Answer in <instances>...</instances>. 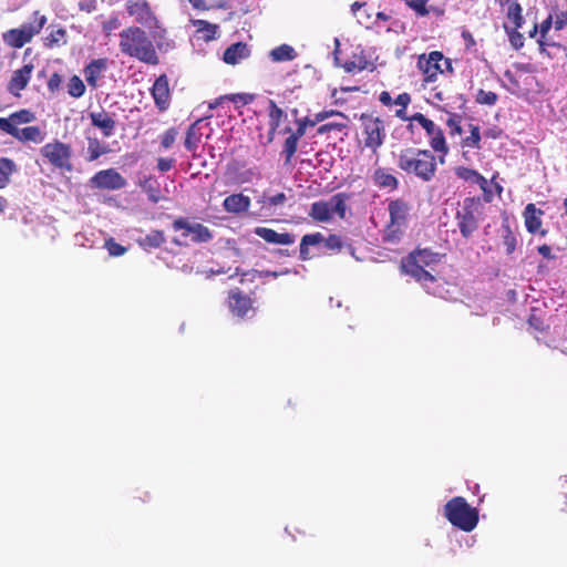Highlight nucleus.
Here are the masks:
<instances>
[{
    "label": "nucleus",
    "mask_w": 567,
    "mask_h": 567,
    "mask_svg": "<svg viewBox=\"0 0 567 567\" xmlns=\"http://www.w3.org/2000/svg\"><path fill=\"white\" fill-rule=\"evenodd\" d=\"M440 262V255L429 249H419L402 261V271L420 282L424 289L434 296H442L433 274Z\"/></svg>",
    "instance_id": "f257e3e1"
},
{
    "label": "nucleus",
    "mask_w": 567,
    "mask_h": 567,
    "mask_svg": "<svg viewBox=\"0 0 567 567\" xmlns=\"http://www.w3.org/2000/svg\"><path fill=\"white\" fill-rule=\"evenodd\" d=\"M120 49L124 54L142 62L148 64H156L158 62L152 41L137 27H130L120 33Z\"/></svg>",
    "instance_id": "f03ea898"
},
{
    "label": "nucleus",
    "mask_w": 567,
    "mask_h": 567,
    "mask_svg": "<svg viewBox=\"0 0 567 567\" xmlns=\"http://www.w3.org/2000/svg\"><path fill=\"white\" fill-rule=\"evenodd\" d=\"M396 165L403 172L413 174L423 182H430L436 172V161L430 151L405 148L398 155Z\"/></svg>",
    "instance_id": "7ed1b4c3"
},
{
    "label": "nucleus",
    "mask_w": 567,
    "mask_h": 567,
    "mask_svg": "<svg viewBox=\"0 0 567 567\" xmlns=\"http://www.w3.org/2000/svg\"><path fill=\"white\" fill-rule=\"evenodd\" d=\"M444 517L463 532H472L478 524V511L461 496L453 497L444 505Z\"/></svg>",
    "instance_id": "20e7f679"
},
{
    "label": "nucleus",
    "mask_w": 567,
    "mask_h": 567,
    "mask_svg": "<svg viewBox=\"0 0 567 567\" xmlns=\"http://www.w3.org/2000/svg\"><path fill=\"white\" fill-rule=\"evenodd\" d=\"M390 220L383 231V240L396 243L403 236L410 213L409 205L402 199L391 200L388 205Z\"/></svg>",
    "instance_id": "39448f33"
},
{
    "label": "nucleus",
    "mask_w": 567,
    "mask_h": 567,
    "mask_svg": "<svg viewBox=\"0 0 567 567\" xmlns=\"http://www.w3.org/2000/svg\"><path fill=\"white\" fill-rule=\"evenodd\" d=\"M346 199V195L339 193L331 196L328 200L316 202L311 205L309 216L321 223H328L336 216L344 218L347 210Z\"/></svg>",
    "instance_id": "423d86ee"
},
{
    "label": "nucleus",
    "mask_w": 567,
    "mask_h": 567,
    "mask_svg": "<svg viewBox=\"0 0 567 567\" xmlns=\"http://www.w3.org/2000/svg\"><path fill=\"white\" fill-rule=\"evenodd\" d=\"M481 202L474 197H467L463 200L456 212V221L460 231L464 238H470L478 228V218L481 215Z\"/></svg>",
    "instance_id": "0eeeda50"
},
{
    "label": "nucleus",
    "mask_w": 567,
    "mask_h": 567,
    "mask_svg": "<svg viewBox=\"0 0 567 567\" xmlns=\"http://www.w3.org/2000/svg\"><path fill=\"white\" fill-rule=\"evenodd\" d=\"M34 19L32 22L21 25L19 29H11L4 33V41L12 48H22L25 43L38 34L47 23V18L35 11L33 14Z\"/></svg>",
    "instance_id": "6e6552de"
},
{
    "label": "nucleus",
    "mask_w": 567,
    "mask_h": 567,
    "mask_svg": "<svg viewBox=\"0 0 567 567\" xmlns=\"http://www.w3.org/2000/svg\"><path fill=\"white\" fill-rule=\"evenodd\" d=\"M417 68L422 72L425 82H435L440 74L452 71L451 61L439 51L421 54L417 59Z\"/></svg>",
    "instance_id": "1a4fd4ad"
},
{
    "label": "nucleus",
    "mask_w": 567,
    "mask_h": 567,
    "mask_svg": "<svg viewBox=\"0 0 567 567\" xmlns=\"http://www.w3.org/2000/svg\"><path fill=\"white\" fill-rule=\"evenodd\" d=\"M41 156L53 167L71 172L73 166L71 163V146L58 140L47 143L40 150Z\"/></svg>",
    "instance_id": "9d476101"
},
{
    "label": "nucleus",
    "mask_w": 567,
    "mask_h": 567,
    "mask_svg": "<svg viewBox=\"0 0 567 567\" xmlns=\"http://www.w3.org/2000/svg\"><path fill=\"white\" fill-rule=\"evenodd\" d=\"M126 9L128 14L133 17L136 22L152 30L154 35H159L157 31V29L161 28L159 22L145 0L128 1Z\"/></svg>",
    "instance_id": "9b49d317"
},
{
    "label": "nucleus",
    "mask_w": 567,
    "mask_h": 567,
    "mask_svg": "<svg viewBox=\"0 0 567 567\" xmlns=\"http://www.w3.org/2000/svg\"><path fill=\"white\" fill-rule=\"evenodd\" d=\"M365 146L372 151H377L384 142L385 130L383 122L379 118H364Z\"/></svg>",
    "instance_id": "f8f14e48"
},
{
    "label": "nucleus",
    "mask_w": 567,
    "mask_h": 567,
    "mask_svg": "<svg viewBox=\"0 0 567 567\" xmlns=\"http://www.w3.org/2000/svg\"><path fill=\"white\" fill-rule=\"evenodd\" d=\"M91 183L94 187L102 189H121L126 186V179L114 168L97 172Z\"/></svg>",
    "instance_id": "ddd939ff"
},
{
    "label": "nucleus",
    "mask_w": 567,
    "mask_h": 567,
    "mask_svg": "<svg viewBox=\"0 0 567 567\" xmlns=\"http://www.w3.org/2000/svg\"><path fill=\"white\" fill-rule=\"evenodd\" d=\"M252 303V299L239 289L236 288L229 291L228 308L234 316L245 318L248 317L249 312L254 313Z\"/></svg>",
    "instance_id": "4468645a"
},
{
    "label": "nucleus",
    "mask_w": 567,
    "mask_h": 567,
    "mask_svg": "<svg viewBox=\"0 0 567 567\" xmlns=\"http://www.w3.org/2000/svg\"><path fill=\"white\" fill-rule=\"evenodd\" d=\"M175 230H184L185 237L190 236L194 241L205 243L212 238L209 229L202 224H189L183 219L175 220L173 224Z\"/></svg>",
    "instance_id": "2eb2a0df"
},
{
    "label": "nucleus",
    "mask_w": 567,
    "mask_h": 567,
    "mask_svg": "<svg viewBox=\"0 0 567 567\" xmlns=\"http://www.w3.org/2000/svg\"><path fill=\"white\" fill-rule=\"evenodd\" d=\"M544 215V212L535 206V204H527L523 216L525 221V227L528 233L530 234H540L542 236H545L547 231L545 229H542V217Z\"/></svg>",
    "instance_id": "dca6fc26"
},
{
    "label": "nucleus",
    "mask_w": 567,
    "mask_h": 567,
    "mask_svg": "<svg viewBox=\"0 0 567 567\" xmlns=\"http://www.w3.org/2000/svg\"><path fill=\"white\" fill-rule=\"evenodd\" d=\"M34 118V114L29 110H20L9 117H0V131L11 134L13 130H19V125L31 123Z\"/></svg>",
    "instance_id": "f3484780"
},
{
    "label": "nucleus",
    "mask_w": 567,
    "mask_h": 567,
    "mask_svg": "<svg viewBox=\"0 0 567 567\" xmlns=\"http://www.w3.org/2000/svg\"><path fill=\"white\" fill-rule=\"evenodd\" d=\"M152 95L159 110H166L169 103V87L166 75L156 79L152 87Z\"/></svg>",
    "instance_id": "a211bd4d"
},
{
    "label": "nucleus",
    "mask_w": 567,
    "mask_h": 567,
    "mask_svg": "<svg viewBox=\"0 0 567 567\" xmlns=\"http://www.w3.org/2000/svg\"><path fill=\"white\" fill-rule=\"evenodd\" d=\"M255 234L269 244L287 246L295 243L293 235L289 233H277L276 230L267 227H257L255 229Z\"/></svg>",
    "instance_id": "6ab92c4d"
},
{
    "label": "nucleus",
    "mask_w": 567,
    "mask_h": 567,
    "mask_svg": "<svg viewBox=\"0 0 567 567\" xmlns=\"http://www.w3.org/2000/svg\"><path fill=\"white\" fill-rule=\"evenodd\" d=\"M32 71V64H25L21 69L16 70L9 83V91L14 95H19V92L24 90L28 85Z\"/></svg>",
    "instance_id": "aec40b11"
},
{
    "label": "nucleus",
    "mask_w": 567,
    "mask_h": 567,
    "mask_svg": "<svg viewBox=\"0 0 567 567\" xmlns=\"http://www.w3.org/2000/svg\"><path fill=\"white\" fill-rule=\"evenodd\" d=\"M107 68L105 59H96L89 63L84 69L85 81L92 89L99 87V81L102 79L104 71Z\"/></svg>",
    "instance_id": "412c9836"
},
{
    "label": "nucleus",
    "mask_w": 567,
    "mask_h": 567,
    "mask_svg": "<svg viewBox=\"0 0 567 567\" xmlns=\"http://www.w3.org/2000/svg\"><path fill=\"white\" fill-rule=\"evenodd\" d=\"M249 54L250 50L248 45L243 42H237L225 50L223 60L225 63L234 65L247 59Z\"/></svg>",
    "instance_id": "4be33fe9"
},
{
    "label": "nucleus",
    "mask_w": 567,
    "mask_h": 567,
    "mask_svg": "<svg viewBox=\"0 0 567 567\" xmlns=\"http://www.w3.org/2000/svg\"><path fill=\"white\" fill-rule=\"evenodd\" d=\"M224 209L231 214L245 213L249 209L250 198L243 194H233L224 199Z\"/></svg>",
    "instance_id": "5701e85b"
},
{
    "label": "nucleus",
    "mask_w": 567,
    "mask_h": 567,
    "mask_svg": "<svg viewBox=\"0 0 567 567\" xmlns=\"http://www.w3.org/2000/svg\"><path fill=\"white\" fill-rule=\"evenodd\" d=\"M20 142H33L35 144L42 143L45 138V133L38 126H27L19 130H13L10 134Z\"/></svg>",
    "instance_id": "b1692460"
},
{
    "label": "nucleus",
    "mask_w": 567,
    "mask_h": 567,
    "mask_svg": "<svg viewBox=\"0 0 567 567\" xmlns=\"http://www.w3.org/2000/svg\"><path fill=\"white\" fill-rule=\"evenodd\" d=\"M90 120L94 126L100 128L105 137L113 135L115 130V121L106 112H92Z\"/></svg>",
    "instance_id": "393cba45"
},
{
    "label": "nucleus",
    "mask_w": 567,
    "mask_h": 567,
    "mask_svg": "<svg viewBox=\"0 0 567 567\" xmlns=\"http://www.w3.org/2000/svg\"><path fill=\"white\" fill-rule=\"evenodd\" d=\"M455 174L458 178L470 184L477 185L483 192L487 190L488 182L478 172L467 167L460 166L455 168Z\"/></svg>",
    "instance_id": "a878e982"
},
{
    "label": "nucleus",
    "mask_w": 567,
    "mask_h": 567,
    "mask_svg": "<svg viewBox=\"0 0 567 567\" xmlns=\"http://www.w3.org/2000/svg\"><path fill=\"white\" fill-rule=\"evenodd\" d=\"M373 183L383 189L394 190L398 188L396 177L385 168H377L372 175Z\"/></svg>",
    "instance_id": "bb28decb"
},
{
    "label": "nucleus",
    "mask_w": 567,
    "mask_h": 567,
    "mask_svg": "<svg viewBox=\"0 0 567 567\" xmlns=\"http://www.w3.org/2000/svg\"><path fill=\"white\" fill-rule=\"evenodd\" d=\"M351 11L360 24L370 28L374 23V10L367 3L355 1L351 6Z\"/></svg>",
    "instance_id": "cd10ccee"
},
{
    "label": "nucleus",
    "mask_w": 567,
    "mask_h": 567,
    "mask_svg": "<svg viewBox=\"0 0 567 567\" xmlns=\"http://www.w3.org/2000/svg\"><path fill=\"white\" fill-rule=\"evenodd\" d=\"M135 241L144 250L155 249L165 243V235L162 230L153 229L144 237L136 238Z\"/></svg>",
    "instance_id": "c85d7f7f"
},
{
    "label": "nucleus",
    "mask_w": 567,
    "mask_h": 567,
    "mask_svg": "<svg viewBox=\"0 0 567 567\" xmlns=\"http://www.w3.org/2000/svg\"><path fill=\"white\" fill-rule=\"evenodd\" d=\"M140 187L146 193L150 202L157 204L163 197L159 192V183L153 176H144L138 181Z\"/></svg>",
    "instance_id": "c756f323"
},
{
    "label": "nucleus",
    "mask_w": 567,
    "mask_h": 567,
    "mask_svg": "<svg viewBox=\"0 0 567 567\" xmlns=\"http://www.w3.org/2000/svg\"><path fill=\"white\" fill-rule=\"evenodd\" d=\"M269 59L272 62H288L297 58V52L289 44H281L269 51Z\"/></svg>",
    "instance_id": "7c9ffc66"
},
{
    "label": "nucleus",
    "mask_w": 567,
    "mask_h": 567,
    "mask_svg": "<svg viewBox=\"0 0 567 567\" xmlns=\"http://www.w3.org/2000/svg\"><path fill=\"white\" fill-rule=\"evenodd\" d=\"M430 145L431 147L442 155L440 156V163H444V156L449 152V147L445 142L444 134L440 127H437L433 133H430Z\"/></svg>",
    "instance_id": "2f4dec72"
},
{
    "label": "nucleus",
    "mask_w": 567,
    "mask_h": 567,
    "mask_svg": "<svg viewBox=\"0 0 567 567\" xmlns=\"http://www.w3.org/2000/svg\"><path fill=\"white\" fill-rule=\"evenodd\" d=\"M193 23L196 27V32L200 35L203 40L210 41L216 38L218 25L209 23L204 20H196Z\"/></svg>",
    "instance_id": "473e14b6"
},
{
    "label": "nucleus",
    "mask_w": 567,
    "mask_h": 567,
    "mask_svg": "<svg viewBox=\"0 0 567 567\" xmlns=\"http://www.w3.org/2000/svg\"><path fill=\"white\" fill-rule=\"evenodd\" d=\"M109 153V147L97 138H87V161H96L101 155Z\"/></svg>",
    "instance_id": "72a5a7b5"
},
{
    "label": "nucleus",
    "mask_w": 567,
    "mask_h": 567,
    "mask_svg": "<svg viewBox=\"0 0 567 567\" xmlns=\"http://www.w3.org/2000/svg\"><path fill=\"white\" fill-rule=\"evenodd\" d=\"M200 123H202V121H197L187 131L186 138H185V147L190 152H194L200 142V137H202V133L199 132Z\"/></svg>",
    "instance_id": "f704fd0d"
},
{
    "label": "nucleus",
    "mask_w": 567,
    "mask_h": 567,
    "mask_svg": "<svg viewBox=\"0 0 567 567\" xmlns=\"http://www.w3.org/2000/svg\"><path fill=\"white\" fill-rule=\"evenodd\" d=\"M371 66V63L361 54H354L351 60L347 61L343 65L346 72L357 73L367 70Z\"/></svg>",
    "instance_id": "c9c22d12"
},
{
    "label": "nucleus",
    "mask_w": 567,
    "mask_h": 567,
    "mask_svg": "<svg viewBox=\"0 0 567 567\" xmlns=\"http://www.w3.org/2000/svg\"><path fill=\"white\" fill-rule=\"evenodd\" d=\"M16 171V164L7 157L0 158V189L4 188L9 182L11 174Z\"/></svg>",
    "instance_id": "e433bc0d"
},
{
    "label": "nucleus",
    "mask_w": 567,
    "mask_h": 567,
    "mask_svg": "<svg viewBox=\"0 0 567 567\" xmlns=\"http://www.w3.org/2000/svg\"><path fill=\"white\" fill-rule=\"evenodd\" d=\"M84 82L78 75H73L68 83V93L72 97L79 99L84 94Z\"/></svg>",
    "instance_id": "4c0bfd02"
},
{
    "label": "nucleus",
    "mask_w": 567,
    "mask_h": 567,
    "mask_svg": "<svg viewBox=\"0 0 567 567\" xmlns=\"http://www.w3.org/2000/svg\"><path fill=\"white\" fill-rule=\"evenodd\" d=\"M498 96L496 93L485 90H478L475 95V101L482 105L493 106L496 104Z\"/></svg>",
    "instance_id": "58836bf2"
},
{
    "label": "nucleus",
    "mask_w": 567,
    "mask_h": 567,
    "mask_svg": "<svg viewBox=\"0 0 567 567\" xmlns=\"http://www.w3.org/2000/svg\"><path fill=\"white\" fill-rule=\"evenodd\" d=\"M285 116L284 111L278 107L274 102H270L269 106V124L272 131H275L280 122L281 118Z\"/></svg>",
    "instance_id": "ea45409f"
},
{
    "label": "nucleus",
    "mask_w": 567,
    "mask_h": 567,
    "mask_svg": "<svg viewBox=\"0 0 567 567\" xmlns=\"http://www.w3.org/2000/svg\"><path fill=\"white\" fill-rule=\"evenodd\" d=\"M411 121L416 122L419 125H421L425 130L427 136L430 135V133H433V131H435L439 127L433 121L425 117L422 113H415L411 117Z\"/></svg>",
    "instance_id": "a19ab883"
},
{
    "label": "nucleus",
    "mask_w": 567,
    "mask_h": 567,
    "mask_svg": "<svg viewBox=\"0 0 567 567\" xmlns=\"http://www.w3.org/2000/svg\"><path fill=\"white\" fill-rule=\"evenodd\" d=\"M104 247L112 257L123 256L127 251L124 246L117 244L113 238H107L104 243Z\"/></svg>",
    "instance_id": "79ce46f5"
},
{
    "label": "nucleus",
    "mask_w": 567,
    "mask_h": 567,
    "mask_svg": "<svg viewBox=\"0 0 567 567\" xmlns=\"http://www.w3.org/2000/svg\"><path fill=\"white\" fill-rule=\"evenodd\" d=\"M516 244H517V240H516L515 235L509 229V227H506L504 235H503V245L508 255L514 252V250L516 248Z\"/></svg>",
    "instance_id": "37998d69"
},
{
    "label": "nucleus",
    "mask_w": 567,
    "mask_h": 567,
    "mask_svg": "<svg viewBox=\"0 0 567 567\" xmlns=\"http://www.w3.org/2000/svg\"><path fill=\"white\" fill-rule=\"evenodd\" d=\"M297 137L290 135L286 138L284 144V154L286 155V162L289 163L291 157L295 155L298 146Z\"/></svg>",
    "instance_id": "c03bdc74"
},
{
    "label": "nucleus",
    "mask_w": 567,
    "mask_h": 567,
    "mask_svg": "<svg viewBox=\"0 0 567 567\" xmlns=\"http://www.w3.org/2000/svg\"><path fill=\"white\" fill-rule=\"evenodd\" d=\"M406 3L421 17H425L429 13L426 9V0H408Z\"/></svg>",
    "instance_id": "a18cd8bd"
},
{
    "label": "nucleus",
    "mask_w": 567,
    "mask_h": 567,
    "mask_svg": "<svg viewBox=\"0 0 567 567\" xmlns=\"http://www.w3.org/2000/svg\"><path fill=\"white\" fill-rule=\"evenodd\" d=\"M481 141V134L478 126L471 125V135L464 140L466 146L478 147Z\"/></svg>",
    "instance_id": "49530a36"
},
{
    "label": "nucleus",
    "mask_w": 567,
    "mask_h": 567,
    "mask_svg": "<svg viewBox=\"0 0 567 567\" xmlns=\"http://www.w3.org/2000/svg\"><path fill=\"white\" fill-rule=\"evenodd\" d=\"M305 245L310 246H322L324 236L320 233L305 235L301 239Z\"/></svg>",
    "instance_id": "de8ad7c7"
},
{
    "label": "nucleus",
    "mask_w": 567,
    "mask_h": 567,
    "mask_svg": "<svg viewBox=\"0 0 567 567\" xmlns=\"http://www.w3.org/2000/svg\"><path fill=\"white\" fill-rule=\"evenodd\" d=\"M342 246L341 239L337 235H331L328 238L324 237L322 247L329 250H338Z\"/></svg>",
    "instance_id": "09e8293b"
},
{
    "label": "nucleus",
    "mask_w": 567,
    "mask_h": 567,
    "mask_svg": "<svg viewBox=\"0 0 567 567\" xmlns=\"http://www.w3.org/2000/svg\"><path fill=\"white\" fill-rule=\"evenodd\" d=\"M289 274H291V270L287 269V268L284 270H280V271L261 270V271H256L254 275V278H259V279L268 278V277L278 278L280 276H285V275H289Z\"/></svg>",
    "instance_id": "8fccbe9b"
},
{
    "label": "nucleus",
    "mask_w": 567,
    "mask_h": 567,
    "mask_svg": "<svg viewBox=\"0 0 567 567\" xmlns=\"http://www.w3.org/2000/svg\"><path fill=\"white\" fill-rule=\"evenodd\" d=\"M177 132L174 128L166 131L161 140L162 146L164 148H169L174 144Z\"/></svg>",
    "instance_id": "3c124183"
},
{
    "label": "nucleus",
    "mask_w": 567,
    "mask_h": 567,
    "mask_svg": "<svg viewBox=\"0 0 567 567\" xmlns=\"http://www.w3.org/2000/svg\"><path fill=\"white\" fill-rule=\"evenodd\" d=\"M286 202V195L284 193H278L274 196H269L266 198L265 203L269 206H279Z\"/></svg>",
    "instance_id": "603ef678"
},
{
    "label": "nucleus",
    "mask_w": 567,
    "mask_h": 567,
    "mask_svg": "<svg viewBox=\"0 0 567 567\" xmlns=\"http://www.w3.org/2000/svg\"><path fill=\"white\" fill-rule=\"evenodd\" d=\"M553 23L556 30H561L565 25H567V10L556 14Z\"/></svg>",
    "instance_id": "864d4df0"
},
{
    "label": "nucleus",
    "mask_w": 567,
    "mask_h": 567,
    "mask_svg": "<svg viewBox=\"0 0 567 567\" xmlns=\"http://www.w3.org/2000/svg\"><path fill=\"white\" fill-rule=\"evenodd\" d=\"M509 42L513 48L519 49L524 45V38L520 33L514 31L509 34Z\"/></svg>",
    "instance_id": "5fc2aeb1"
},
{
    "label": "nucleus",
    "mask_w": 567,
    "mask_h": 567,
    "mask_svg": "<svg viewBox=\"0 0 567 567\" xmlns=\"http://www.w3.org/2000/svg\"><path fill=\"white\" fill-rule=\"evenodd\" d=\"M79 8L87 13L96 9V0H80Z\"/></svg>",
    "instance_id": "6e6d98bb"
},
{
    "label": "nucleus",
    "mask_w": 567,
    "mask_h": 567,
    "mask_svg": "<svg viewBox=\"0 0 567 567\" xmlns=\"http://www.w3.org/2000/svg\"><path fill=\"white\" fill-rule=\"evenodd\" d=\"M64 33L63 29H58L56 31L51 32L47 40L50 44H58L64 37Z\"/></svg>",
    "instance_id": "4d7b16f0"
},
{
    "label": "nucleus",
    "mask_w": 567,
    "mask_h": 567,
    "mask_svg": "<svg viewBox=\"0 0 567 567\" xmlns=\"http://www.w3.org/2000/svg\"><path fill=\"white\" fill-rule=\"evenodd\" d=\"M174 165V159L172 158H158L157 161V168L161 172H167L169 171Z\"/></svg>",
    "instance_id": "13d9d810"
},
{
    "label": "nucleus",
    "mask_w": 567,
    "mask_h": 567,
    "mask_svg": "<svg viewBox=\"0 0 567 567\" xmlns=\"http://www.w3.org/2000/svg\"><path fill=\"white\" fill-rule=\"evenodd\" d=\"M410 102H411V97L408 93H401L394 100V104L400 105L403 109H406L408 105L410 104Z\"/></svg>",
    "instance_id": "bf43d9fd"
},
{
    "label": "nucleus",
    "mask_w": 567,
    "mask_h": 567,
    "mask_svg": "<svg viewBox=\"0 0 567 567\" xmlns=\"http://www.w3.org/2000/svg\"><path fill=\"white\" fill-rule=\"evenodd\" d=\"M231 101H234L235 103H240V104H248L249 102L252 101V96L249 95V94H236V95H231L229 97Z\"/></svg>",
    "instance_id": "052dcab7"
},
{
    "label": "nucleus",
    "mask_w": 567,
    "mask_h": 567,
    "mask_svg": "<svg viewBox=\"0 0 567 567\" xmlns=\"http://www.w3.org/2000/svg\"><path fill=\"white\" fill-rule=\"evenodd\" d=\"M120 27V21L117 18H111L109 19L104 24L103 29L106 32H111Z\"/></svg>",
    "instance_id": "680f3d73"
},
{
    "label": "nucleus",
    "mask_w": 567,
    "mask_h": 567,
    "mask_svg": "<svg viewBox=\"0 0 567 567\" xmlns=\"http://www.w3.org/2000/svg\"><path fill=\"white\" fill-rule=\"evenodd\" d=\"M60 82H61L60 76H59L58 74H53V75L50 78L49 82H48V87H49V90H50V91H55V90L59 87Z\"/></svg>",
    "instance_id": "e2e57ef3"
},
{
    "label": "nucleus",
    "mask_w": 567,
    "mask_h": 567,
    "mask_svg": "<svg viewBox=\"0 0 567 567\" xmlns=\"http://www.w3.org/2000/svg\"><path fill=\"white\" fill-rule=\"evenodd\" d=\"M447 125L451 127L452 133H457V134L461 133V126L458 125V121L455 116H451L447 120Z\"/></svg>",
    "instance_id": "0e129e2a"
},
{
    "label": "nucleus",
    "mask_w": 567,
    "mask_h": 567,
    "mask_svg": "<svg viewBox=\"0 0 567 567\" xmlns=\"http://www.w3.org/2000/svg\"><path fill=\"white\" fill-rule=\"evenodd\" d=\"M538 252L546 259H553L551 248L548 245H542L538 247Z\"/></svg>",
    "instance_id": "69168bd1"
},
{
    "label": "nucleus",
    "mask_w": 567,
    "mask_h": 567,
    "mask_svg": "<svg viewBox=\"0 0 567 567\" xmlns=\"http://www.w3.org/2000/svg\"><path fill=\"white\" fill-rule=\"evenodd\" d=\"M379 101L383 105H391L392 104V97H391L390 93L386 92V91L381 92V94L379 96Z\"/></svg>",
    "instance_id": "338daca9"
},
{
    "label": "nucleus",
    "mask_w": 567,
    "mask_h": 567,
    "mask_svg": "<svg viewBox=\"0 0 567 567\" xmlns=\"http://www.w3.org/2000/svg\"><path fill=\"white\" fill-rule=\"evenodd\" d=\"M300 258L302 260H307L310 258V255H309V246L308 245H305L303 241L301 240L300 243Z\"/></svg>",
    "instance_id": "774afa93"
}]
</instances>
